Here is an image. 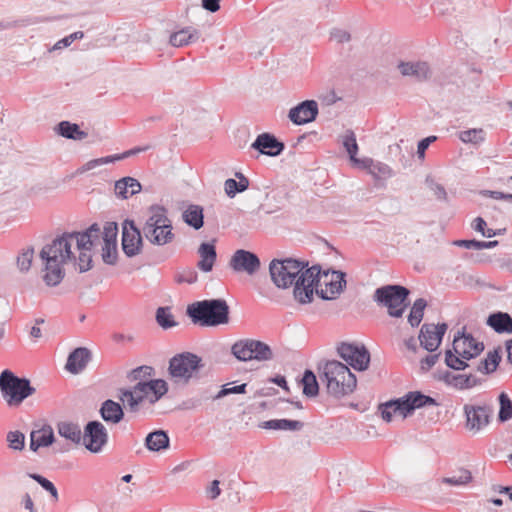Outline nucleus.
<instances>
[{"label":"nucleus","mask_w":512,"mask_h":512,"mask_svg":"<svg viewBox=\"0 0 512 512\" xmlns=\"http://www.w3.org/2000/svg\"><path fill=\"white\" fill-rule=\"evenodd\" d=\"M57 132L64 138L72 140H83L87 137V132L82 131L78 124L69 121H61L57 125Z\"/></svg>","instance_id":"nucleus-35"},{"label":"nucleus","mask_w":512,"mask_h":512,"mask_svg":"<svg viewBox=\"0 0 512 512\" xmlns=\"http://www.w3.org/2000/svg\"><path fill=\"white\" fill-rule=\"evenodd\" d=\"M426 306L427 302L423 298H419L414 302L408 316V322L412 327H417L421 323Z\"/></svg>","instance_id":"nucleus-41"},{"label":"nucleus","mask_w":512,"mask_h":512,"mask_svg":"<svg viewBox=\"0 0 512 512\" xmlns=\"http://www.w3.org/2000/svg\"><path fill=\"white\" fill-rule=\"evenodd\" d=\"M398 69L403 76L414 77L418 81L426 80L430 77V67L426 62H400Z\"/></svg>","instance_id":"nucleus-24"},{"label":"nucleus","mask_w":512,"mask_h":512,"mask_svg":"<svg viewBox=\"0 0 512 512\" xmlns=\"http://www.w3.org/2000/svg\"><path fill=\"white\" fill-rule=\"evenodd\" d=\"M346 285L345 273L341 271H333L329 281H324L325 288H322L321 279L314 286L316 293L323 300H332L337 297Z\"/></svg>","instance_id":"nucleus-18"},{"label":"nucleus","mask_w":512,"mask_h":512,"mask_svg":"<svg viewBox=\"0 0 512 512\" xmlns=\"http://www.w3.org/2000/svg\"><path fill=\"white\" fill-rule=\"evenodd\" d=\"M359 165L367 169L373 177L378 179H387L393 176V171L389 165L380 161H374L371 158L361 159Z\"/></svg>","instance_id":"nucleus-30"},{"label":"nucleus","mask_w":512,"mask_h":512,"mask_svg":"<svg viewBox=\"0 0 512 512\" xmlns=\"http://www.w3.org/2000/svg\"><path fill=\"white\" fill-rule=\"evenodd\" d=\"M486 324L496 333H512V317L506 312L491 313L486 320Z\"/></svg>","instance_id":"nucleus-25"},{"label":"nucleus","mask_w":512,"mask_h":512,"mask_svg":"<svg viewBox=\"0 0 512 512\" xmlns=\"http://www.w3.org/2000/svg\"><path fill=\"white\" fill-rule=\"evenodd\" d=\"M436 139V136H429L419 141L417 147V154L419 158H424L425 151L428 149L429 145Z\"/></svg>","instance_id":"nucleus-58"},{"label":"nucleus","mask_w":512,"mask_h":512,"mask_svg":"<svg viewBox=\"0 0 512 512\" xmlns=\"http://www.w3.org/2000/svg\"><path fill=\"white\" fill-rule=\"evenodd\" d=\"M342 144L349 154L351 161L359 165L361 159L356 158V154L358 152V144L356 141V136L352 130H347L342 136Z\"/></svg>","instance_id":"nucleus-39"},{"label":"nucleus","mask_w":512,"mask_h":512,"mask_svg":"<svg viewBox=\"0 0 512 512\" xmlns=\"http://www.w3.org/2000/svg\"><path fill=\"white\" fill-rule=\"evenodd\" d=\"M444 380L448 385L459 390L470 389L480 384V380L472 373L465 375L447 372L444 376Z\"/></svg>","instance_id":"nucleus-28"},{"label":"nucleus","mask_w":512,"mask_h":512,"mask_svg":"<svg viewBox=\"0 0 512 512\" xmlns=\"http://www.w3.org/2000/svg\"><path fill=\"white\" fill-rule=\"evenodd\" d=\"M141 188L140 182L132 177H123L116 181L114 186L115 194L122 199H127L139 193Z\"/></svg>","instance_id":"nucleus-29"},{"label":"nucleus","mask_w":512,"mask_h":512,"mask_svg":"<svg viewBox=\"0 0 512 512\" xmlns=\"http://www.w3.org/2000/svg\"><path fill=\"white\" fill-rule=\"evenodd\" d=\"M220 482L218 480H213L210 484V487L207 490V493L209 494V497L211 499H216L220 493L221 489L219 487Z\"/></svg>","instance_id":"nucleus-62"},{"label":"nucleus","mask_w":512,"mask_h":512,"mask_svg":"<svg viewBox=\"0 0 512 512\" xmlns=\"http://www.w3.org/2000/svg\"><path fill=\"white\" fill-rule=\"evenodd\" d=\"M486 193L493 199H502L512 202V194L510 193H503L500 191H486Z\"/></svg>","instance_id":"nucleus-64"},{"label":"nucleus","mask_w":512,"mask_h":512,"mask_svg":"<svg viewBox=\"0 0 512 512\" xmlns=\"http://www.w3.org/2000/svg\"><path fill=\"white\" fill-rule=\"evenodd\" d=\"M0 392L9 407H18L36 392V388L25 377H18L6 369L0 374Z\"/></svg>","instance_id":"nucleus-9"},{"label":"nucleus","mask_w":512,"mask_h":512,"mask_svg":"<svg viewBox=\"0 0 512 512\" xmlns=\"http://www.w3.org/2000/svg\"><path fill=\"white\" fill-rule=\"evenodd\" d=\"M317 115V102L305 100L289 110L288 118L296 125H303L314 121Z\"/></svg>","instance_id":"nucleus-21"},{"label":"nucleus","mask_w":512,"mask_h":512,"mask_svg":"<svg viewBox=\"0 0 512 512\" xmlns=\"http://www.w3.org/2000/svg\"><path fill=\"white\" fill-rule=\"evenodd\" d=\"M82 439L87 450L99 453L108 442V432L101 422L89 421L84 427Z\"/></svg>","instance_id":"nucleus-15"},{"label":"nucleus","mask_w":512,"mask_h":512,"mask_svg":"<svg viewBox=\"0 0 512 512\" xmlns=\"http://www.w3.org/2000/svg\"><path fill=\"white\" fill-rule=\"evenodd\" d=\"M337 353L355 370L365 371L369 367L370 353L362 344L342 342L337 346Z\"/></svg>","instance_id":"nucleus-14"},{"label":"nucleus","mask_w":512,"mask_h":512,"mask_svg":"<svg viewBox=\"0 0 512 512\" xmlns=\"http://www.w3.org/2000/svg\"><path fill=\"white\" fill-rule=\"evenodd\" d=\"M438 358H439V354H433V355L426 356L421 361V369L426 370V371L429 370L436 364V362L438 361Z\"/></svg>","instance_id":"nucleus-61"},{"label":"nucleus","mask_w":512,"mask_h":512,"mask_svg":"<svg viewBox=\"0 0 512 512\" xmlns=\"http://www.w3.org/2000/svg\"><path fill=\"white\" fill-rule=\"evenodd\" d=\"M57 430L60 436L75 444H79L82 440L81 428L78 424L72 422H60L57 425Z\"/></svg>","instance_id":"nucleus-36"},{"label":"nucleus","mask_w":512,"mask_h":512,"mask_svg":"<svg viewBox=\"0 0 512 512\" xmlns=\"http://www.w3.org/2000/svg\"><path fill=\"white\" fill-rule=\"evenodd\" d=\"M73 232L64 233L46 244L40 251L39 257L43 262L45 272L43 280L48 286H57L65 276L63 265L76 258L72 252Z\"/></svg>","instance_id":"nucleus-2"},{"label":"nucleus","mask_w":512,"mask_h":512,"mask_svg":"<svg viewBox=\"0 0 512 512\" xmlns=\"http://www.w3.org/2000/svg\"><path fill=\"white\" fill-rule=\"evenodd\" d=\"M183 220L187 225L199 230L204 225L203 208L199 205H189L183 212Z\"/></svg>","instance_id":"nucleus-34"},{"label":"nucleus","mask_w":512,"mask_h":512,"mask_svg":"<svg viewBox=\"0 0 512 512\" xmlns=\"http://www.w3.org/2000/svg\"><path fill=\"white\" fill-rule=\"evenodd\" d=\"M90 359V350L85 347H78L69 354L65 367L70 373L78 374L86 368Z\"/></svg>","instance_id":"nucleus-23"},{"label":"nucleus","mask_w":512,"mask_h":512,"mask_svg":"<svg viewBox=\"0 0 512 512\" xmlns=\"http://www.w3.org/2000/svg\"><path fill=\"white\" fill-rule=\"evenodd\" d=\"M118 226L115 222H107L104 225L103 231L100 234L101 243H114L117 244Z\"/></svg>","instance_id":"nucleus-47"},{"label":"nucleus","mask_w":512,"mask_h":512,"mask_svg":"<svg viewBox=\"0 0 512 512\" xmlns=\"http://www.w3.org/2000/svg\"><path fill=\"white\" fill-rule=\"evenodd\" d=\"M231 353L239 361H270L274 358L271 347L259 340L243 339L235 342L231 347Z\"/></svg>","instance_id":"nucleus-12"},{"label":"nucleus","mask_w":512,"mask_h":512,"mask_svg":"<svg viewBox=\"0 0 512 512\" xmlns=\"http://www.w3.org/2000/svg\"><path fill=\"white\" fill-rule=\"evenodd\" d=\"M156 321L163 329H169L177 325L170 307H159L156 310Z\"/></svg>","instance_id":"nucleus-42"},{"label":"nucleus","mask_w":512,"mask_h":512,"mask_svg":"<svg viewBox=\"0 0 512 512\" xmlns=\"http://www.w3.org/2000/svg\"><path fill=\"white\" fill-rule=\"evenodd\" d=\"M28 476L35 480L44 490L49 492L54 499H58L57 489L51 481L36 473H29Z\"/></svg>","instance_id":"nucleus-53"},{"label":"nucleus","mask_w":512,"mask_h":512,"mask_svg":"<svg viewBox=\"0 0 512 512\" xmlns=\"http://www.w3.org/2000/svg\"><path fill=\"white\" fill-rule=\"evenodd\" d=\"M484 350V344L477 341L471 334L458 331L454 336L452 349L445 352L446 365L454 370H464L472 367L469 360L479 356Z\"/></svg>","instance_id":"nucleus-5"},{"label":"nucleus","mask_w":512,"mask_h":512,"mask_svg":"<svg viewBox=\"0 0 512 512\" xmlns=\"http://www.w3.org/2000/svg\"><path fill=\"white\" fill-rule=\"evenodd\" d=\"M201 362V358L193 353L177 354L169 361V373L172 378L187 382L203 366Z\"/></svg>","instance_id":"nucleus-13"},{"label":"nucleus","mask_w":512,"mask_h":512,"mask_svg":"<svg viewBox=\"0 0 512 512\" xmlns=\"http://www.w3.org/2000/svg\"><path fill=\"white\" fill-rule=\"evenodd\" d=\"M251 148L261 154L276 157L283 152L285 145L273 134L262 133L258 135L255 141L251 144Z\"/></svg>","instance_id":"nucleus-22"},{"label":"nucleus","mask_w":512,"mask_h":512,"mask_svg":"<svg viewBox=\"0 0 512 512\" xmlns=\"http://www.w3.org/2000/svg\"><path fill=\"white\" fill-rule=\"evenodd\" d=\"M271 281L279 289L294 285L293 295L301 304L313 300L314 286L319 282L320 268L294 258L273 259L269 264Z\"/></svg>","instance_id":"nucleus-1"},{"label":"nucleus","mask_w":512,"mask_h":512,"mask_svg":"<svg viewBox=\"0 0 512 512\" xmlns=\"http://www.w3.org/2000/svg\"><path fill=\"white\" fill-rule=\"evenodd\" d=\"M434 405H437L434 398L420 391H412L400 398L380 404L378 409L383 420L391 422L394 415H400L404 419L412 415L416 409Z\"/></svg>","instance_id":"nucleus-7"},{"label":"nucleus","mask_w":512,"mask_h":512,"mask_svg":"<svg viewBox=\"0 0 512 512\" xmlns=\"http://www.w3.org/2000/svg\"><path fill=\"white\" fill-rule=\"evenodd\" d=\"M320 380L326 384L329 395L342 398L351 394L357 385L356 376L343 363L337 360L327 361L319 367Z\"/></svg>","instance_id":"nucleus-3"},{"label":"nucleus","mask_w":512,"mask_h":512,"mask_svg":"<svg viewBox=\"0 0 512 512\" xmlns=\"http://www.w3.org/2000/svg\"><path fill=\"white\" fill-rule=\"evenodd\" d=\"M198 254L200 261L197 263V267L205 273L210 272L217 258L214 244L208 242L202 243L198 248Z\"/></svg>","instance_id":"nucleus-27"},{"label":"nucleus","mask_w":512,"mask_h":512,"mask_svg":"<svg viewBox=\"0 0 512 512\" xmlns=\"http://www.w3.org/2000/svg\"><path fill=\"white\" fill-rule=\"evenodd\" d=\"M122 160L120 154L110 155L88 161L83 167L82 171L92 170L100 165L114 163L115 161Z\"/></svg>","instance_id":"nucleus-52"},{"label":"nucleus","mask_w":512,"mask_h":512,"mask_svg":"<svg viewBox=\"0 0 512 512\" xmlns=\"http://www.w3.org/2000/svg\"><path fill=\"white\" fill-rule=\"evenodd\" d=\"M426 184L428 188L434 193L437 199L439 200H446L447 199V193L445 188L434 181L431 177L426 178Z\"/></svg>","instance_id":"nucleus-55"},{"label":"nucleus","mask_w":512,"mask_h":512,"mask_svg":"<svg viewBox=\"0 0 512 512\" xmlns=\"http://www.w3.org/2000/svg\"><path fill=\"white\" fill-rule=\"evenodd\" d=\"M142 233L151 244L157 246H164L174 240L171 221L164 207L159 205L150 207L149 217L142 227Z\"/></svg>","instance_id":"nucleus-8"},{"label":"nucleus","mask_w":512,"mask_h":512,"mask_svg":"<svg viewBox=\"0 0 512 512\" xmlns=\"http://www.w3.org/2000/svg\"><path fill=\"white\" fill-rule=\"evenodd\" d=\"M485 133L482 129H469L460 132L459 138L464 143L479 144L484 141Z\"/></svg>","instance_id":"nucleus-48"},{"label":"nucleus","mask_w":512,"mask_h":512,"mask_svg":"<svg viewBox=\"0 0 512 512\" xmlns=\"http://www.w3.org/2000/svg\"><path fill=\"white\" fill-rule=\"evenodd\" d=\"M466 417L465 427L472 433H478L489 424L492 408L488 405L465 404L463 407Z\"/></svg>","instance_id":"nucleus-16"},{"label":"nucleus","mask_w":512,"mask_h":512,"mask_svg":"<svg viewBox=\"0 0 512 512\" xmlns=\"http://www.w3.org/2000/svg\"><path fill=\"white\" fill-rule=\"evenodd\" d=\"M168 391L167 383L162 379L137 382L131 389H120L119 400L131 411L137 412L140 403L149 398L154 404Z\"/></svg>","instance_id":"nucleus-6"},{"label":"nucleus","mask_w":512,"mask_h":512,"mask_svg":"<svg viewBox=\"0 0 512 512\" xmlns=\"http://www.w3.org/2000/svg\"><path fill=\"white\" fill-rule=\"evenodd\" d=\"M498 400L500 405L498 420L500 422H506L512 418V401L504 392L500 393Z\"/></svg>","instance_id":"nucleus-43"},{"label":"nucleus","mask_w":512,"mask_h":512,"mask_svg":"<svg viewBox=\"0 0 512 512\" xmlns=\"http://www.w3.org/2000/svg\"><path fill=\"white\" fill-rule=\"evenodd\" d=\"M170 439L166 431L155 430L145 438V446L152 452H159L169 447Z\"/></svg>","instance_id":"nucleus-31"},{"label":"nucleus","mask_w":512,"mask_h":512,"mask_svg":"<svg viewBox=\"0 0 512 512\" xmlns=\"http://www.w3.org/2000/svg\"><path fill=\"white\" fill-rule=\"evenodd\" d=\"M500 361L501 356L498 350L490 351L485 359H482L477 365L473 366V369L482 374H490L497 369Z\"/></svg>","instance_id":"nucleus-37"},{"label":"nucleus","mask_w":512,"mask_h":512,"mask_svg":"<svg viewBox=\"0 0 512 512\" xmlns=\"http://www.w3.org/2000/svg\"><path fill=\"white\" fill-rule=\"evenodd\" d=\"M199 36L200 34L196 29L186 27L171 34L169 43L174 47H181L195 42Z\"/></svg>","instance_id":"nucleus-33"},{"label":"nucleus","mask_w":512,"mask_h":512,"mask_svg":"<svg viewBox=\"0 0 512 512\" xmlns=\"http://www.w3.org/2000/svg\"><path fill=\"white\" fill-rule=\"evenodd\" d=\"M260 427L269 430L300 431L304 428V423L298 420L272 419L262 422Z\"/></svg>","instance_id":"nucleus-32"},{"label":"nucleus","mask_w":512,"mask_h":512,"mask_svg":"<svg viewBox=\"0 0 512 512\" xmlns=\"http://www.w3.org/2000/svg\"><path fill=\"white\" fill-rule=\"evenodd\" d=\"M464 280L466 285H469L471 287L477 286V287H488L489 285L485 282V280L479 276V275H465Z\"/></svg>","instance_id":"nucleus-57"},{"label":"nucleus","mask_w":512,"mask_h":512,"mask_svg":"<svg viewBox=\"0 0 512 512\" xmlns=\"http://www.w3.org/2000/svg\"><path fill=\"white\" fill-rule=\"evenodd\" d=\"M454 245L458 247H463L466 249H475L479 250V241L472 239V240H456L453 242Z\"/></svg>","instance_id":"nucleus-60"},{"label":"nucleus","mask_w":512,"mask_h":512,"mask_svg":"<svg viewBox=\"0 0 512 512\" xmlns=\"http://www.w3.org/2000/svg\"><path fill=\"white\" fill-rule=\"evenodd\" d=\"M229 306L224 299H206L187 306L186 314L201 327H216L229 322Z\"/></svg>","instance_id":"nucleus-4"},{"label":"nucleus","mask_w":512,"mask_h":512,"mask_svg":"<svg viewBox=\"0 0 512 512\" xmlns=\"http://www.w3.org/2000/svg\"><path fill=\"white\" fill-rule=\"evenodd\" d=\"M471 479V472L466 469H461L456 474L443 478L442 482L453 486H460L469 483Z\"/></svg>","instance_id":"nucleus-46"},{"label":"nucleus","mask_w":512,"mask_h":512,"mask_svg":"<svg viewBox=\"0 0 512 512\" xmlns=\"http://www.w3.org/2000/svg\"><path fill=\"white\" fill-rule=\"evenodd\" d=\"M101 229L97 223L92 224L83 232H73V245L79 251L78 269L80 273L92 268L91 250L100 245Z\"/></svg>","instance_id":"nucleus-11"},{"label":"nucleus","mask_w":512,"mask_h":512,"mask_svg":"<svg viewBox=\"0 0 512 512\" xmlns=\"http://www.w3.org/2000/svg\"><path fill=\"white\" fill-rule=\"evenodd\" d=\"M153 372V368L150 367V366H140V367H137L135 369H133L132 371L129 372L128 374V379L133 382V381H138V382H142V381H147L146 378L150 377L151 374Z\"/></svg>","instance_id":"nucleus-54"},{"label":"nucleus","mask_w":512,"mask_h":512,"mask_svg":"<svg viewBox=\"0 0 512 512\" xmlns=\"http://www.w3.org/2000/svg\"><path fill=\"white\" fill-rule=\"evenodd\" d=\"M7 442L11 449L22 451L25 446V435L20 431H10L7 434Z\"/></svg>","instance_id":"nucleus-50"},{"label":"nucleus","mask_w":512,"mask_h":512,"mask_svg":"<svg viewBox=\"0 0 512 512\" xmlns=\"http://www.w3.org/2000/svg\"><path fill=\"white\" fill-rule=\"evenodd\" d=\"M84 33L82 31L74 32L63 39L59 40L53 47L54 50H58L64 47L70 46L75 40L82 39Z\"/></svg>","instance_id":"nucleus-56"},{"label":"nucleus","mask_w":512,"mask_h":512,"mask_svg":"<svg viewBox=\"0 0 512 512\" xmlns=\"http://www.w3.org/2000/svg\"><path fill=\"white\" fill-rule=\"evenodd\" d=\"M100 415L107 423L118 424L124 418L122 406L111 399L105 400L100 407Z\"/></svg>","instance_id":"nucleus-26"},{"label":"nucleus","mask_w":512,"mask_h":512,"mask_svg":"<svg viewBox=\"0 0 512 512\" xmlns=\"http://www.w3.org/2000/svg\"><path fill=\"white\" fill-rule=\"evenodd\" d=\"M102 244V260L104 263L114 265L117 260V244L114 243H101Z\"/></svg>","instance_id":"nucleus-51"},{"label":"nucleus","mask_w":512,"mask_h":512,"mask_svg":"<svg viewBox=\"0 0 512 512\" xmlns=\"http://www.w3.org/2000/svg\"><path fill=\"white\" fill-rule=\"evenodd\" d=\"M230 266L237 272H246L248 275H253L260 269L261 262L255 253L239 249L233 254Z\"/></svg>","instance_id":"nucleus-19"},{"label":"nucleus","mask_w":512,"mask_h":512,"mask_svg":"<svg viewBox=\"0 0 512 512\" xmlns=\"http://www.w3.org/2000/svg\"><path fill=\"white\" fill-rule=\"evenodd\" d=\"M34 257V248L32 246L23 249L17 257V267L21 272H28L31 268Z\"/></svg>","instance_id":"nucleus-45"},{"label":"nucleus","mask_w":512,"mask_h":512,"mask_svg":"<svg viewBox=\"0 0 512 512\" xmlns=\"http://www.w3.org/2000/svg\"><path fill=\"white\" fill-rule=\"evenodd\" d=\"M32 435H35L38 441V446L48 447L55 441L53 430L50 426H45L39 430H33Z\"/></svg>","instance_id":"nucleus-44"},{"label":"nucleus","mask_w":512,"mask_h":512,"mask_svg":"<svg viewBox=\"0 0 512 512\" xmlns=\"http://www.w3.org/2000/svg\"><path fill=\"white\" fill-rule=\"evenodd\" d=\"M303 385V394L307 397H315L319 393V385L315 374L311 370H306L301 379Z\"/></svg>","instance_id":"nucleus-40"},{"label":"nucleus","mask_w":512,"mask_h":512,"mask_svg":"<svg viewBox=\"0 0 512 512\" xmlns=\"http://www.w3.org/2000/svg\"><path fill=\"white\" fill-rule=\"evenodd\" d=\"M236 177L239 181L229 178L224 183L225 193L230 198H233L237 193L244 192L249 186V180L242 173H236Z\"/></svg>","instance_id":"nucleus-38"},{"label":"nucleus","mask_w":512,"mask_h":512,"mask_svg":"<svg viewBox=\"0 0 512 512\" xmlns=\"http://www.w3.org/2000/svg\"><path fill=\"white\" fill-rule=\"evenodd\" d=\"M229 385L230 384L223 385L221 390L217 394L206 396L205 398L206 399L212 398L213 400H217V399H221L230 394H243L246 392V387H247L246 383H243V384L237 385V386H233V387H228Z\"/></svg>","instance_id":"nucleus-49"},{"label":"nucleus","mask_w":512,"mask_h":512,"mask_svg":"<svg viewBox=\"0 0 512 512\" xmlns=\"http://www.w3.org/2000/svg\"><path fill=\"white\" fill-rule=\"evenodd\" d=\"M410 291L401 285L389 284L377 288L373 300L382 307L387 308L391 317L399 318L403 315L407 306Z\"/></svg>","instance_id":"nucleus-10"},{"label":"nucleus","mask_w":512,"mask_h":512,"mask_svg":"<svg viewBox=\"0 0 512 512\" xmlns=\"http://www.w3.org/2000/svg\"><path fill=\"white\" fill-rule=\"evenodd\" d=\"M202 7L210 12L220 9V0H202Z\"/></svg>","instance_id":"nucleus-63"},{"label":"nucleus","mask_w":512,"mask_h":512,"mask_svg":"<svg viewBox=\"0 0 512 512\" xmlns=\"http://www.w3.org/2000/svg\"><path fill=\"white\" fill-rule=\"evenodd\" d=\"M143 246L142 230L133 221L125 220L122 229V249L127 257H134L141 252Z\"/></svg>","instance_id":"nucleus-17"},{"label":"nucleus","mask_w":512,"mask_h":512,"mask_svg":"<svg viewBox=\"0 0 512 512\" xmlns=\"http://www.w3.org/2000/svg\"><path fill=\"white\" fill-rule=\"evenodd\" d=\"M447 328L446 323L438 325L424 324L419 334L421 346L430 352L435 351L439 347Z\"/></svg>","instance_id":"nucleus-20"},{"label":"nucleus","mask_w":512,"mask_h":512,"mask_svg":"<svg viewBox=\"0 0 512 512\" xmlns=\"http://www.w3.org/2000/svg\"><path fill=\"white\" fill-rule=\"evenodd\" d=\"M331 38L337 43H344L350 41V34L342 29H334L331 32Z\"/></svg>","instance_id":"nucleus-59"}]
</instances>
